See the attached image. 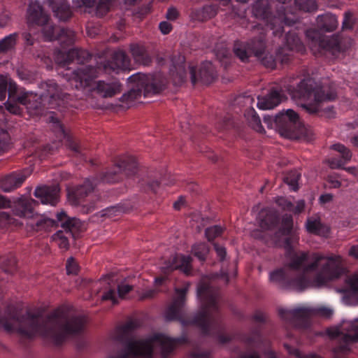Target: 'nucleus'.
I'll list each match as a JSON object with an SVG mask.
<instances>
[{
    "label": "nucleus",
    "instance_id": "f8f14e48",
    "mask_svg": "<svg viewBox=\"0 0 358 358\" xmlns=\"http://www.w3.org/2000/svg\"><path fill=\"white\" fill-rule=\"evenodd\" d=\"M50 123H52V131L56 137L52 144L47 143L43 146V155H54L55 151L61 146L63 141L66 145L76 153L80 152V146L78 141L66 131L55 112H50L48 117Z\"/></svg>",
    "mask_w": 358,
    "mask_h": 358
},
{
    "label": "nucleus",
    "instance_id": "5fc2aeb1",
    "mask_svg": "<svg viewBox=\"0 0 358 358\" xmlns=\"http://www.w3.org/2000/svg\"><path fill=\"white\" fill-rule=\"evenodd\" d=\"M133 287L124 282L117 285V293L120 298L123 299L127 294L132 290Z\"/></svg>",
    "mask_w": 358,
    "mask_h": 358
},
{
    "label": "nucleus",
    "instance_id": "b1692460",
    "mask_svg": "<svg viewBox=\"0 0 358 358\" xmlns=\"http://www.w3.org/2000/svg\"><path fill=\"white\" fill-rule=\"evenodd\" d=\"M36 203L35 200L22 196L14 202L13 212L19 217H33L34 205Z\"/></svg>",
    "mask_w": 358,
    "mask_h": 358
},
{
    "label": "nucleus",
    "instance_id": "f3484780",
    "mask_svg": "<svg viewBox=\"0 0 358 358\" xmlns=\"http://www.w3.org/2000/svg\"><path fill=\"white\" fill-rule=\"evenodd\" d=\"M189 74L193 85L199 81L204 84H210L217 77L215 66L209 61L202 62L199 68L194 66H189Z\"/></svg>",
    "mask_w": 358,
    "mask_h": 358
},
{
    "label": "nucleus",
    "instance_id": "2f4dec72",
    "mask_svg": "<svg viewBox=\"0 0 358 358\" xmlns=\"http://www.w3.org/2000/svg\"><path fill=\"white\" fill-rule=\"evenodd\" d=\"M216 8L214 6L206 5L202 8L193 9L191 12V17L197 21H206L215 16Z\"/></svg>",
    "mask_w": 358,
    "mask_h": 358
},
{
    "label": "nucleus",
    "instance_id": "58836bf2",
    "mask_svg": "<svg viewBox=\"0 0 358 358\" xmlns=\"http://www.w3.org/2000/svg\"><path fill=\"white\" fill-rule=\"evenodd\" d=\"M136 327L137 324L135 321L131 320L127 322L118 329L117 335V339L120 341L128 340Z\"/></svg>",
    "mask_w": 358,
    "mask_h": 358
},
{
    "label": "nucleus",
    "instance_id": "bb28decb",
    "mask_svg": "<svg viewBox=\"0 0 358 358\" xmlns=\"http://www.w3.org/2000/svg\"><path fill=\"white\" fill-rule=\"evenodd\" d=\"M260 227L264 230H271L278 226L279 215L273 209L262 210L260 214Z\"/></svg>",
    "mask_w": 358,
    "mask_h": 358
},
{
    "label": "nucleus",
    "instance_id": "774afa93",
    "mask_svg": "<svg viewBox=\"0 0 358 358\" xmlns=\"http://www.w3.org/2000/svg\"><path fill=\"white\" fill-rule=\"evenodd\" d=\"M350 287L355 292H358V275H353L349 278Z\"/></svg>",
    "mask_w": 358,
    "mask_h": 358
},
{
    "label": "nucleus",
    "instance_id": "37998d69",
    "mask_svg": "<svg viewBox=\"0 0 358 358\" xmlns=\"http://www.w3.org/2000/svg\"><path fill=\"white\" fill-rule=\"evenodd\" d=\"M0 264L5 273L13 274L16 271V259L14 256L9 255L2 257Z\"/></svg>",
    "mask_w": 358,
    "mask_h": 358
},
{
    "label": "nucleus",
    "instance_id": "5701e85b",
    "mask_svg": "<svg viewBox=\"0 0 358 358\" xmlns=\"http://www.w3.org/2000/svg\"><path fill=\"white\" fill-rule=\"evenodd\" d=\"M45 3L52 9L55 16L61 21H66L72 16L70 5L66 0H45Z\"/></svg>",
    "mask_w": 358,
    "mask_h": 358
},
{
    "label": "nucleus",
    "instance_id": "4be33fe9",
    "mask_svg": "<svg viewBox=\"0 0 358 358\" xmlns=\"http://www.w3.org/2000/svg\"><path fill=\"white\" fill-rule=\"evenodd\" d=\"M94 189V185L90 180H85L82 185L69 190L68 198L71 204L77 206Z\"/></svg>",
    "mask_w": 358,
    "mask_h": 358
},
{
    "label": "nucleus",
    "instance_id": "49530a36",
    "mask_svg": "<svg viewBox=\"0 0 358 358\" xmlns=\"http://www.w3.org/2000/svg\"><path fill=\"white\" fill-rule=\"evenodd\" d=\"M312 309L313 316L329 319L334 314V310L329 307L320 306Z\"/></svg>",
    "mask_w": 358,
    "mask_h": 358
},
{
    "label": "nucleus",
    "instance_id": "6e6552de",
    "mask_svg": "<svg viewBox=\"0 0 358 358\" xmlns=\"http://www.w3.org/2000/svg\"><path fill=\"white\" fill-rule=\"evenodd\" d=\"M177 341L164 335L157 334L146 341H130L120 357L110 358H151L153 349L159 348L162 358L174 350Z\"/></svg>",
    "mask_w": 358,
    "mask_h": 358
},
{
    "label": "nucleus",
    "instance_id": "79ce46f5",
    "mask_svg": "<svg viewBox=\"0 0 358 358\" xmlns=\"http://www.w3.org/2000/svg\"><path fill=\"white\" fill-rule=\"evenodd\" d=\"M301 177V174L296 170L291 171L285 176L283 181L288 185L294 191L299 189L298 181Z\"/></svg>",
    "mask_w": 358,
    "mask_h": 358
},
{
    "label": "nucleus",
    "instance_id": "c9c22d12",
    "mask_svg": "<svg viewBox=\"0 0 358 358\" xmlns=\"http://www.w3.org/2000/svg\"><path fill=\"white\" fill-rule=\"evenodd\" d=\"M57 221L44 215H38L36 220L29 223L32 229L36 231L47 230L56 225Z\"/></svg>",
    "mask_w": 358,
    "mask_h": 358
},
{
    "label": "nucleus",
    "instance_id": "cd10ccee",
    "mask_svg": "<svg viewBox=\"0 0 358 358\" xmlns=\"http://www.w3.org/2000/svg\"><path fill=\"white\" fill-rule=\"evenodd\" d=\"M130 52L134 61L139 64L148 66L152 62V57L143 45L139 43L131 44Z\"/></svg>",
    "mask_w": 358,
    "mask_h": 358
},
{
    "label": "nucleus",
    "instance_id": "aec40b11",
    "mask_svg": "<svg viewBox=\"0 0 358 358\" xmlns=\"http://www.w3.org/2000/svg\"><path fill=\"white\" fill-rule=\"evenodd\" d=\"M192 258L190 256L173 257L171 260L164 262L162 266V271L164 274H169L176 269H180L186 275H189L192 271L191 262Z\"/></svg>",
    "mask_w": 358,
    "mask_h": 358
},
{
    "label": "nucleus",
    "instance_id": "c756f323",
    "mask_svg": "<svg viewBox=\"0 0 358 358\" xmlns=\"http://www.w3.org/2000/svg\"><path fill=\"white\" fill-rule=\"evenodd\" d=\"M317 24L320 30L331 32L337 28L338 22L335 15L325 13L317 17Z\"/></svg>",
    "mask_w": 358,
    "mask_h": 358
},
{
    "label": "nucleus",
    "instance_id": "393cba45",
    "mask_svg": "<svg viewBox=\"0 0 358 358\" xmlns=\"http://www.w3.org/2000/svg\"><path fill=\"white\" fill-rule=\"evenodd\" d=\"M283 94L276 89H271L264 96L258 97L257 106L259 109H272L280 103Z\"/></svg>",
    "mask_w": 358,
    "mask_h": 358
},
{
    "label": "nucleus",
    "instance_id": "7ed1b4c3",
    "mask_svg": "<svg viewBox=\"0 0 358 358\" xmlns=\"http://www.w3.org/2000/svg\"><path fill=\"white\" fill-rule=\"evenodd\" d=\"M45 92L40 96L24 91L7 75L0 74V100L3 101L6 110L14 115H20L25 106L30 113L42 115L45 109L65 107L70 94L64 92L54 80H48L40 84Z\"/></svg>",
    "mask_w": 358,
    "mask_h": 358
},
{
    "label": "nucleus",
    "instance_id": "4c0bfd02",
    "mask_svg": "<svg viewBox=\"0 0 358 358\" xmlns=\"http://www.w3.org/2000/svg\"><path fill=\"white\" fill-rule=\"evenodd\" d=\"M306 229L310 233L321 236H324L329 232V229L317 220L308 219Z\"/></svg>",
    "mask_w": 358,
    "mask_h": 358
},
{
    "label": "nucleus",
    "instance_id": "13d9d810",
    "mask_svg": "<svg viewBox=\"0 0 358 358\" xmlns=\"http://www.w3.org/2000/svg\"><path fill=\"white\" fill-rule=\"evenodd\" d=\"M78 265L73 257L68 259L66 262V272L68 274H76Z\"/></svg>",
    "mask_w": 358,
    "mask_h": 358
},
{
    "label": "nucleus",
    "instance_id": "4d7b16f0",
    "mask_svg": "<svg viewBox=\"0 0 358 358\" xmlns=\"http://www.w3.org/2000/svg\"><path fill=\"white\" fill-rule=\"evenodd\" d=\"M233 120L230 117H225L221 122L217 124L216 127L219 131H224L231 128L233 126Z\"/></svg>",
    "mask_w": 358,
    "mask_h": 358
},
{
    "label": "nucleus",
    "instance_id": "864d4df0",
    "mask_svg": "<svg viewBox=\"0 0 358 358\" xmlns=\"http://www.w3.org/2000/svg\"><path fill=\"white\" fill-rule=\"evenodd\" d=\"M355 24L353 15L350 11H347L344 13V19L343 22V29H351L353 28Z\"/></svg>",
    "mask_w": 358,
    "mask_h": 358
},
{
    "label": "nucleus",
    "instance_id": "bf43d9fd",
    "mask_svg": "<svg viewBox=\"0 0 358 358\" xmlns=\"http://www.w3.org/2000/svg\"><path fill=\"white\" fill-rule=\"evenodd\" d=\"M102 300H110L113 304H117L118 301L115 296V291L114 289H110L101 297Z\"/></svg>",
    "mask_w": 358,
    "mask_h": 358
},
{
    "label": "nucleus",
    "instance_id": "09e8293b",
    "mask_svg": "<svg viewBox=\"0 0 358 358\" xmlns=\"http://www.w3.org/2000/svg\"><path fill=\"white\" fill-rule=\"evenodd\" d=\"M100 179L103 182L115 183L120 181V176L116 171H107L101 174Z\"/></svg>",
    "mask_w": 358,
    "mask_h": 358
},
{
    "label": "nucleus",
    "instance_id": "8fccbe9b",
    "mask_svg": "<svg viewBox=\"0 0 358 358\" xmlns=\"http://www.w3.org/2000/svg\"><path fill=\"white\" fill-rule=\"evenodd\" d=\"M350 158H328L326 163L331 169H345V165L347 164Z\"/></svg>",
    "mask_w": 358,
    "mask_h": 358
},
{
    "label": "nucleus",
    "instance_id": "72a5a7b5",
    "mask_svg": "<svg viewBox=\"0 0 358 358\" xmlns=\"http://www.w3.org/2000/svg\"><path fill=\"white\" fill-rule=\"evenodd\" d=\"M24 180V176H8L1 180L0 187L4 192H10L20 187Z\"/></svg>",
    "mask_w": 358,
    "mask_h": 358
},
{
    "label": "nucleus",
    "instance_id": "0e129e2a",
    "mask_svg": "<svg viewBox=\"0 0 358 358\" xmlns=\"http://www.w3.org/2000/svg\"><path fill=\"white\" fill-rule=\"evenodd\" d=\"M157 291L155 289H148L143 291L139 296L140 300H145L148 299H152L155 296Z\"/></svg>",
    "mask_w": 358,
    "mask_h": 358
},
{
    "label": "nucleus",
    "instance_id": "423d86ee",
    "mask_svg": "<svg viewBox=\"0 0 358 358\" xmlns=\"http://www.w3.org/2000/svg\"><path fill=\"white\" fill-rule=\"evenodd\" d=\"M287 90L294 99L306 101L302 107L310 114H317L327 118L334 117L333 106L322 109L323 103L337 98L336 87L334 83L318 85L313 78H308L301 80L296 87L289 85Z\"/></svg>",
    "mask_w": 358,
    "mask_h": 358
},
{
    "label": "nucleus",
    "instance_id": "4468645a",
    "mask_svg": "<svg viewBox=\"0 0 358 358\" xmlns=\"http://www.w3.org/2000/svg\"><path fill=\"white\" fill-rule=\"evenodd\" d=\"M57 217L64 230H59L52 235V238L60 248L67 250L69 247V238L74 237V232L81 227V222L74 217H68L65 212L57 213Z\"/></svg>",
    "mask_w": 358,
    "mask_h": 358
},
{
    "label": "nucleus",
    "instance_id": "f03ea898",
    "mask_svg": "<svg viewBox=\"0 0 358 358\" xmlns=\"http://www.w3.org/2000/svg\"><path fill=\"white\" fill-rule=\"evenodd\" d=\"M343 273L339 256L314 253L308 262V254L301 252L294 254L287 266L271 272L270 280L282 288L303 291L324 286Z\"/></svg>",
    "mask_w": 358,
    "mask_h": 358
},
{
    "label": "nucleus",
    "instance_id": "052dcab7",
    "mask_svg": "<svg viewBox=\"0 0 358 358\" xmlns=\"http://www.w3.org/2000/svg\"><path fill=\"white\" fill-rule=\"evenodd\" d=\"M276 203L279 206H281L284 210H292L293 203L291 201H287L285 198H279L277 199Z\"/></svg>",
    "mask_w": 358,
    "mask_h": 358
},
{
    "label": "nucleus",
    "instance_id": "ddd939ff",
    "mask_svg": "<svg viewBox=\"0 0 358 358\" xmlns=\"http://www.w3.org/2000/svg\"><path fill=\"white\" fill-rule=\"evenodd\" d=\"M128 81L134 84L127 95L131 99H138L142 94L144 96H148L150 94L159 93L165 87L164 80H158L156 77L141 73L129 76Z\"/></svg>",
    "mask_w": 358,
    "mask_h": 358
},
{
    "label": "nucleus",
    "instance_id": "3c124183",
    "mask_svg": "<svg viewBox=\"0 0 358 358\" xmlns=\"http://www.w3.org/2000/svg\"><path fill=\"white\" fill-rule=\"evenodd\" d=\"M222 229L217 225L207 228L205 231L206 236L209 241H212L216 237L221 235Z\"/></svg>",
    "mask_w": 358,
    "mask_h": 358
},
{
    "label": "nucleus",
    "instance_id": "a18cd8bd",
    "mask_svg": "<svg viewBox=\"0 0 358 358\" xmlns=\"http://www.w3.org/2000/svg\"><path fill=\"white\" fill-rule=\"evenodd\" d=\"M295 4L299 10L306 12H312L317 8V5L315 0H295Z\"/></svg>",
    "mask_w": 358,
    "mask_h": 358
},
{
    "label": "nucleus",
    "instance_id": "2eb2a0df",
    "mask_svg": "<svg viewBox=\"0 0 358 358\" xmlns=\"http://www.w3.org/2000/svg\"><path fill=\"white\" fill-rule=\"evenodd\" d=\"M292 216L286 214L282 217L281 227L275 233L273 237L275 244L284 248L287 252H291L292 245L296 241V237L292 232Z\"/></svg>",
    "mask_w": 358,
    "mask_h": 358
},
{
    "label": "nucleus",
    "instance_id": "1a4fd4ad",
    "mask_svg": "<svg viewBox=\"0 0 358 358\" xmlns=\"http://www.w3.org/2000/svg\"><path fill=\"white\" fill-rule=\"evenodd\" d=\"M49 19V16L43 11L42 6L38 1L30 3L28 8V21L41 27V31L47 41L58 40L62 43L73 44L74 32L68 28L50 24Z\"/></svg>",
    "mask_w": 358,
    "mask_h": 358
},
{
    "label": "nucleus",
    "instance_id": "9d476101",
    "mask_svg": "<svg viewBox=\"0 0 358 358\" xmlns=\"http://www.w3.org/2000/svg\"><path fill=\"white\" fill-rule=\"evenodd\" d=\"M264 122L268 127L275 128L281 136L287 138H298L303 131L299 115L292 109L283 110L275 117L265 115Z\"/></svg>",
    "mask_w": 358,
    "mask_h": 358
},
{
    "label": "nucleus",
    "instance_id": "412c9836",
    "mask_svg": "<svg viewBox=\"0 0 358 358\" xmlns=\"http://www.w3.org/2000/svg\"><path fill=\"white\" fill-rule=\"evenodd\" d=\"M73 0L78 7H85L89 9L87 12L92 13V10L97 16H104L110 8L114 0Z\"/></svg>",
    "mask_w": 358,
    "mask_h": 358
},
{
    "label": "nucleus",
    "instance_id": "0eeeda50",
    "mask_svg": "<svg viewBox=\"0 0 358 358\" xmlns=\"http://www.w3.org/2000/svg\"><path fill=\"white\" fill-rule=\"evenodd\" d=\"M95 66L85 65L73 71V80L76 83L77 89L90 87L92 81L103 72L118 73L120 71L130 69V58L120 49L114 50L108 59H106V52H103Z\"/></svg>",
    "mask_w": 358,
    "mask_h": 358
},
{
    "label": "nucleus",
    "instance_id": "ea45409f",
    "mask_svg": "<svg viewBox=\"0 0 358 358\" xmlns=\"http://www.w3.org/2000/svg\"><path fill=\"white\" fill-rule=\"evenodd\" d=\"M138 183L140 186L143 187L145 190H151L153 192L156 191V189L159 185L157 180L150 173L142 175Z\"/></svg>",
    "mask_w": 358,
    "mask_h": 358
},
{
    "label": "nucleus",
    "instance_id": "6e6d98bb",
    "mask_svg": "<svg viewBox=\"0 0 358 358\" xmlns=\"http://www.w3.org/2000/svg\"><path fill=\"white\" fill-rule=\"evenodd\" d=\"M104 214L103 215H106L108 217H113L117 215V213H121L124 212V208L121 206H111L109 208H107L104 210Z\"/></svg>",
    "mask_w": 358,
    "mask_h": 358
},
{
    "label": "nucleus",
    "instance_id": "603ef678",
    "mask_svg": "<svg viewBox=\"0 0 358 358\" xmlns=\"http://www.w3.org/2000/svg\"><path fill=\"white\" fill-rule=\"evenodd\" d=\"M331 149L341 154V157H352L349 148L341 143H336L331 146Z\"/></svg>",
    "mask_w": 358,
    "mask_h": 358
},
{
    "label": "nucleus",
    "instance_id": "6ab92c4d",
    "mask_svg": "<svg viewBox=\"0 0 358 358\" xmlns=\"http://www.w3.org/2000/svg\"><path fill=\"white\" fill-rule=\"evenodd\" d=\"M92 59V55L87 50L71 48L68 51L59 50L55 57L57 63L66 66L71 62L83 64Z\"/></svg>",
    "mask_w": 358,
    "mask_h": 358
},
{
    "label": "nucleus",
    "instance_id": "680f3d73",
    "mask_svg": "<svg viewBox=\"0 0 358 358\" xmlns=\"http://www.w3.org/2000/svg\"><path fill=\"white\" fill-rule=\"evenodd\" d=\"M213 245H214V248L216 251V253H217L218 257L220 258V260L223 261L225 259V257L227 255L225 248L218 245L216 243H213Z\"/></svg>",
    "mask_w": 358,
    "mask_h": 358
},
{
    "label": "nucleus",
    "instance_id": "9b49d317",
    "mask_svg": "<svg viewBox=\"0 0 358 358\" xmlns=\"http://www.w3.org/2000/svg\"><path fill=\"white\" fill-rule=\"evenodd\" d=\"M285 39L286 41V47L279 48L276 50L275 55L265 54L266 49H264L262 55L257 57V58H262V62L266 67L274 69L277 68L278 64L281 65L287 64L292 59V50L296 49L297 51H301L303 49V46L296 32L288 30ZM265 48H266V44ZM251 57L252 55L244 62H248Z\"/></svg>",
    "mask_w": 358,
    "mask_h": 358
},
{
    "label": "nucleus",
    "instance_id": "338daca9",
    "mask_svg": "<svg viewBox=\"0 0 358 358\" xmlns=\"http://www.w3.org/2000/svg\"><path fill=\"white\" fill-rule=\"evenodd\" d=\"M305 206L306 203L304 200H299L296 202V206L294 207L293 206L292 211L294 212L295 214H299L304 210Z\"/></svg>",
    "mask_w": 358,
    "mask_h": 358
},
{
    "label": "nucleus",
    "instance_id": "e433bc0d",
    "mask_svg": "<svg viewBox=\"0 0 358 358\" xmlns=\"http://www.w3.org/2000/svg\"><path fill=\"white\" fill-rule=\"evenodd\" d=\"M18 38L17 33H13L0 40V54L13 50Z\"/></svg>",
    "mask_w": 358,
    "mask_h": 358
},
{
    "label": "nucleus",
    "instance_id": "c85d7f7f",
    "mask_svg": "<svg viewBox=\"0 0 358 358\" xmlns=\"http://www.w3.org/2000/svg\"><path fill=\"white\" fill-rule=\"evenodd\" d=\"M7 122L5 109L0 106V152H6L10 147V138L9 134L6 129V123Z\"/></svg>",
    "mask_w": 358,
    "mask_h": 358
},
{
    "label": "nucleus",
    "instance_id": "20e7f679",
    "mask_svg": "<svg viewBox=\"0 0 358 358\" xmlns=\"http://www.w3.org/2000/svg\"><path fill=\"white\" fill-rule=\"evenodd\" d=\"M252 13L256 18L261 19L262 22L251 26V31L257 36L248 41H236L234 45V52L241 62L246 61L252 55L259 57L265 49V36L267 29L273 30L275 36L281 37L285 32V27H291L297 22L296 18H289L283 13L273 15L270 12L268 3L264 0H257L252 6Z\"/></svg>",
    "mask_w": 358,
    "mask_h": 358
},
{
    "label": "nucleus",
    "instance_id": "7c9ffc66",
    "mask_svg": "<svg viewBox=\"0 0 358 358\" xmlns=\"http://www.w3.org/2000/svg\"><path fill=\"white\" fill-rule=\"evenodd\" d=\"M121 84L118 81L112 83H106L103 80H99L96 83V89L98 92L103 94L104 97H111L119 93L121 90Z\"/></svg>",
    "mask_w": 358,
    "mask_h": 358
},
{
    "label": "nucleus",
    "instance_id": "69168bd1",
    "mask_svg": "<svg viewBox=\"0 0 358 358\" xmlns=\"http://www.w3.org/2000/svg\"><path fill=\"white\" fill-rule=\"evenodd\" d=\"M179 15L178 11L175 8H170L168 9L166 17L169 20H174L178 18Z\"/></svg>",
    "mask_w": 358,
    "mask_h": 358
},
{
    "label": "nucleus",
    "instance_id": "f257e3e1",
    "mask_svg": "<svg viewBox=\"0 0 358 358\" xmlns=\"http://www.w3.org/2000/svg\"><path fill=\"white\" fill-rule=\"evenodd\" d=\"M85 322V317L66 308H58L45 317L29 312L20 315L8 308L7 315L0 317V326L7 332L16 331L26 337L39 333L56 345L81 333Z\"/></svg>",
    "mask_w": 358,
    "mask_h": 358
},
{
    "label": "nucleus",
    "instance_id": "dca6fc26",
    "mask_svg": "<svg viewBox=\"0 0 358 358\" xmlns=\"http://www.w3.org/2000/svg\"><path fill=\"white\" fill-rule=\"evenodd\" d=\"M327 333L332 338L337 337L339 338L340 344L334 348L336 356L335 358H341L342 355L347 354L350 350L349 344L358 341V324H353L352 329L346 334L341 333L337 329H329Z\"/></svg>",
    "mask_w": 358,
    "mask_h": 358
},
{
    "label": "nucleus",
    "instance_id": "39448f33",
    "mask_svg": "<svg viewBox=\"0 0 358 358\" xmlns=\"http://www.w3.org/2000/svg\"><path fill=\"white\" fill-rule=\"evenodd\" d=\"M189 283L187 282L181 288L175 289L173 301L166 312L168 321L180 320L183 324H195L200 327L205 334H208L210 327L216 322L215 313L218 310V289L207 280H203L197 287V295L201 299V310L189 321H185L186 295L189 290Z\"/></svg>",
    "mask_w": 358,
    "mask_h": 358
},
{
    "label": "nucleus",
    "instance_id": "de8ad7c7",
    "mask_svg": "<svg viewBox=\"0 0 358 358\" xmlns=\"http://www.w3.org/2000/svg\"><path fill=\"white\" fill-rule=\"evenodd\" d=\"M19 78L25 83H30L36 78V74L24 67H20L17 70Z\"/></svg>",
    "mask_w": 358,
    "mask_h": 358
},
{
    "label": "nucleus",
    "instance_id": "a878e982",
    "mask_svg": "<svg viewBox=\"0 0 358 358\" xmlns=\"http://www.w3.org/2000/svg\"><path fill=\"white\" fill-rule=\"evenodd\" d=\"M59 189L57 186H43L35 189L34 196L43 204L55 206L57 203V195Z\"/></svg>",
    "mask_w": 358,
    "mask_h": 358
},
{
    "label": "nucleus",
    "instance_id": "c03bdc74",
    "mask_svg": "<svg viewBox=\"0 0 358 358\" xmlns=\"http://www.w3.org/2000/svg\"><path fill=\"white\" fill-rule=\"evenodd\" d=\"M321 45L331 51H338L341 50V41L338 36H334L331 38L324 39L321 42Z\"/></svg>",
    "mask_w": 358,
    "mask_h": 358
},
{
    "label": "nucleus",
    "instance_id": "a19ab883",
    "mask_svg": "<svg viewBox=\"0 0 358 358\" xmlns=\"http://www.w3.org/2000/svg\"><path fill=\"white\" fill-rule=\"evenodd\" d=\"M209 251V247L205 243H196L192 248V253L201 262L206 260Z\"/></svg>",
    "mask_w": 358,
    "mask_h": 358
},
{
    "label": "nucleus",
    "instance_id": "e2e57ef3",
    "mask_svg": "<svg viewBox=\"0 0 358 358\" xmlns=\"http://www.w3.org/2000/svg\"><path fill=\"white\" fill-rule=\"evenodd\" d=\"M159 29L163 34H168L171 31L172 26L169 22L163 21L159 23Z\"/></svg>",
    "mask_w": 358,
    "mask_h": 358
},
{
    "label": "nucleus",
    "instance_id": "473e14b6",
    "mask_svg": "<svg viewBox=\"0 0 358 358\" xmlns=\"http://www.w3.org/2000/svg\"><path fill=\"white\" fill-rule=\"evenodd\" d=\"M118 172L127 176L134 175L138 171V163L134 158H122L117 164Z\"/></svg>",
    "mask_w": 358,
    "mask_h": 358
},
{
    "label": "nucleus",
    "instance_id": "f704fd0d",
    "mask_svg": "<svg viewBox=\"0 0 358 358\" xmlns=\"http://www.w3.org/2000/svg\"><path fill=\"white\" fill-rule=\"evenodd\" d=\"M244 116L248 121L249 125L255 131L259 133L264 131V129L262 125L261 120L257 112L253 108H249L245 110Z\"/></svg>",
    "mask_w": 358,
    "mask_h": 358
},
{
    "label": "nucleus",
    "instance_id": "a211bd4d",
    "mask_svg": "<svg viewBox=\"0 0 358 358\" xmlns=\"http://www.w3.org/2000/svg\"><path fill=\"white\" fill-rule=\"evenodd\" d=\"M278 313L282 320L300 327H307L308 318L313 316L312 309L303 307L290 310L279 309Z\"/></svg>",
    "mask_w": 358,
    "mask_h": 358
}]
</instances>
